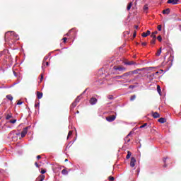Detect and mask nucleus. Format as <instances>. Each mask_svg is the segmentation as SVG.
<instances>
[{"label": "nucleus", "mask_w": 181, "mask_h": 181, "mask_svg": "<svg viewBox=\"0 0 181 181\" xmlns=\"http://www.w3.org/2000/svg\"><path fill=\"white\" fill-rule=\"evenodd\" d=\"M158 35V31H155L151 33V37H153V39L151 41V45H155V43H156V35Z\"/></svg>", "instance_id": "nucleus-1"}, {"label": "nucleus", "mask_w": 181, "mask_h": 181, "mask_svg": "<svg viewBox=\"0 0 181 181\" xmlns=\"http://www.w3.org/2000/svg\"><path fill=\"white\" fill-rule=\"evenodd\" d=\"M114 70H118L119 71H125L127 69L122 66H115L113 67Z\"/></svg>", "instance_id": "nucleus-2"}, {"label": "nucleus", "mask_w": 181, "mask_h": 181, "mask_svg": "<svg viewBox=\"0 0 181 181\" xmlns=\"http://www.w3.org/2000/svg\"><path fill=\"white\" fill-rule=\"evenodd\" d=\"M116 118L117 117L115 115H110L106 117V121H107L108 122H112L115 121Z\"/></svg>", "instance_id": "nucleus-3"}, {"label": "nucleus", "mask_w": 181, "mask_h": 181, "mask_svg": "<svg viewBox=\"0 0 181 181\" xmlns=\"http://www.w3.org/2000/svg\"><path fill=\"white\" fill-rule=\"evenodd\" d=\"M136 163V159L135 158V157H132L131 158V161H130L131 168H134Z\"/></svg>", "instance_id": "nucleus-4"}, {"label": "nucleus", "mask_w": 181, "mask_h": 181, "mask_svg": "<svg viewBox=\"0 0 181 181\" xmlns=\"http://www.w3.org/2000/svg\"><path fill=\"white\" fill-rule=\"evenodd\" d=\"M29 127H25L21 132V138H25L26 136V134H28V129Z\"/></svg>", "instance_id": "nucleus-5"}, {"label": "nucleus", "mask_w": 181, "mask_h": 181, "mask_svg": "<svg viewBox=\"0 0 181 181\" xmlns=\"http://www.w3.org/2000/svg\"><path fill=\"white\" fill-rule=\"evenodd\" d=\"M167 4H172V5H177L179 0H168Z\"/></svg>", "instance_id": "nucleus-6"}, {"label": "nucleus", "mask_w": 181, "mask_h": 181, "mask_svg": "<svg viewBox=\"0 0 181 181\" xmlns=\"http://www.w3.org/2000/svg\"><path fill=\"white\" fill-rule=\"evenodd\" d=\"M97 98H91L90 100V104L91 105H95V104H97Z\"/></svg>", "instance_id": "nucleus-7"}, {"label": "nucleus", "mask_w": 181, "mask_h": 181, "mask_svg": "<svg viewBox=\"0 0 181 181\" xmlns=\"http://www.w3.org/2000/svg\"><path fill=\"white\" fill-rule=\"evenodd\" d=\"M11 36H13L14 39H16V40H19V35H18V34H16V33L11 31Z\"/></svg>", "instance_id": "nucleus-8"}, {"label": "nucleus", "mask_w": 181, "mask_h": 181, "mask_svg": "<svg viewBox=\"0 0 181 181\" xmlns=\"http://www.w3.org/2000/svg\"><path fill=\"white\" fill-rule=\"evenodd\" d=\"M132 73V76H134V74H138V73H139V71H142V69H137L136 70L134 71H130Z\"/></svg>", "instance_id": "nucleus-9"}, {"label": "nucleus", "mask_w": 181, "mask_h": 181, "mask_svg": "<svg viewBox=\"0 0 181 181\" xmlns=\"http://www.w3.org/2000/svg\"><path fill=\"white\" fill-rule=\"evenodd\" d=\"M131 76H132V74L131 71H129V72H126V73L122 74L123 78H124V77H131Z\"/></svg>", "instance_id": "nucleus-10"}, {"label": "nucleus", "mask_w": 181, "mask_h": 181, "mask_svg": "<svg viewBox=\"0 0 181 181\" xmlns=\"http://www.w3.org/2000/svg\"><path fill=\"white\" fill-rule=\"evenodd\" d=\"M149 35H151V31L147 30L146 33H142L141 36H142V37H146L149 36Z\"/></svg>", "instance_id": "nucleus-11"}, {"label": "nucleus", "mask_w": 181, "mask_h": 181, "mask_svg": "<svg viewBox=\"0 0 181 181\" xmlns=\"http://www.w3.org/2000/svg\"><path fill=\"white\" fill-rule=\"evenodd\" d=\"M76 31L74 30V29H71L69 31V33L66 34V36H70L71 35H76Z\"/></svg>", "instance_id": "nucleus-12"}, {"label": "nucleus", "mask_w": 181, "mask_h": 181, "mask_svg": "<svg viewBox=\"0 0 181 181\" xmlns=\"http://www.w3.org/2000/svg\"><path fill=\"white\" fill-rule=\"evenodd\" d=\"M42 97H43V93L37 91V98H38V100H40Z\"/></svg>", "instance_id": "nucleus-13"}, {"label": "nucleus", "mask_w": 181, "mask_h": 181, "mask_svg": "<svg viewBox=\"0 0 181 181\" xmlns=\"http://www.w3.org/2000/svg\"><path fill=\"white\" fill-rule=\"evenodd\" d=\"M170 13V8H166L165 10H163V15H169Z\"/></svg>", "instance_id": "nucleus-14"}, {"label": "nucleus", "mask_w": 181, "mask_h": 181, "mask_svg": "<svg viewBox=\"0 0 181 181\" xmlns=\"http://www.w3.org/2000/svg\"><path fill=\"white\" fill-rule=\"evenodd\" d=\"M45 176L43 175H40L36 180V181H44Z\"/></svg>", "instance_id": "nucleus-15"}, {"label": "nucleus", "mask_w": 181, "mask_h": 181, "mask_svg": "<svg viewBox=\"0 0 181 181\" xmlns=\"http://www.w3.org/2000/svg\"><path fill=\"white\" fill-rule=\"evenodd\" d=\"M152 117H153L154 118H159L160 117V115H159V113H158V112H152Z\"/></svg>", "instance_id": "nucleus-16"}, {"label": "nucleus", "mask_w": 181, "mask_h": 181, "mask_svg": "<svg viewBox=\"0 0 181 181\" xmlns=\"http://www.w3.org/2000/svg\"><path fill=\"white\" fill-rule=\"evenodd\" d=\"M160 53H162V47H160V49L157 51V52L156 53V56L157 57H159V56H160Z\"/></svg>", "instance_id": "nucleus-17"}, {"label": "nucleus", "mask_w": 181, "mask_h": 181, "mask_svg": "<svg viewBox=\"0 0 181 181\" xmlns=\"http://www.w3.org/2000/svg\"><path fill=\"white\" fill-rule=\"evenodd\" d=\"M125 64H127V66H132L133 64H135V62L134 61L127 62H125Z\"/></svg>", "instance_id": "nucleus-18"}, {"label": "nucleus", "mask_w": 181, "mask_h": 181, "mask_svg": "<svg viewBox=\"0 0 181 181\" xmlns=\"http://www.w3.org/2000/svg\"><path fill=\"white\" fill-rule=\"evenodd\" d=\"M158 122L160 124H165V122H166V119L163 117H161L158 119Z\"/></svg>", "instance_id": "nucleus-19"}, {"label": "nucleus", "mask_w": 181, "mask_h": 181, "mask_svg": "<svg viewBox=\"0 0 181 181\" xmlns=\"http://www.w3.org/2000/svg\"><path fill=\"white\" fill-rule=\"evenodd\" d=\"M131 135V133H129L124 139L125 142H130L131 139H129V136Z\"/></svg>", "instance_id": "nucleus-20"}, {"label": "nucleus", "mask_w": 181, "mask_h": 181, "mask_svg": "<svg viewBox=\"0 0 181 181\" xmlns=\"http://www.w3.org/2000/svg\"><path fill=\"white\" fill-rule=\"evenodd\" d=\"M132 155V153L131 151H128L127 155L126 156V159H129V158H131Z\"/></svg>", "instance_id": "nucleus-21"}, {"label": "nucleus", "mask_w": 181, "mask_h": 181, "mask_svg": "<svg viewBox=\"0 0 181 181\" xmlns=\"http://www.w3.org/2000/svg\"><path fill=\"white\" fill-rule=\"evenodd\" d=\"M6 98H7V100H9L10 101H12L13 100V97L12 96V95H7Z\"/></svg>", "instance_id": "nucleus-22"}, {"label": "nucleus", "mask_w": 181, "mask_h": 181, "mask_svg": "<svg viewBox=\"0 0 181 181\" xmlns=\"http://www.w3.org/2000/svg\"><path fill=\"white\" fill-rule=\"evenodd\" d=\"M62 175H69V171H67V170H66V169H63L62 170Z\"/></svg>", "instance_id": "nucleus-23"}, {"label": "nucleus", "mask_w": 181, "mask_h": 181, "mask_svg": "<svg viewBox=\"0 0 181 181\" xmlns=\"http://www.w3.org/2000/svg\"><path fill=\"white\" fill-rule=\"evenodd\" d=\"M131 8H132V3H129L128 5H127V11H129L131 9Z\"/></svg>", "instance_id": "nucleus-24"}, {"label": "nucleus", "mask_w": 181, "mask_h": 181, "mask_svg": "<svg viewBox=\"0 0 181 181\" xmlns=\"http://www.w3.org/2000/svg\"><path fill=\"white\" fill-rule=\"evenodd\" d=\"M135 98H136V95H133L130 97V101H134L135 100Z\"/></svg>", "instance_id": "nucleus-25"}, {"label": "nucleus", "mask_w": 181, "mask_h": 181, "mask_svg": "<svg viewBox=\"0 0 181 181\" xmlns=\"http://www.w3.org/2000/svg\"><path fill=\"white\" fill-rule=\"evenodd\" d=\"M146 127H148V123H144V124H142L141 126H140L139 128H140V129L146 128Z\"/></svg>", "instance_id": "nucleus-26"}, {"label": "nucleus", "mask_w": 181, "mask_h": 181, "mask_svg": "<svg viewBox=\"0 0 181 181\" xmlns=\"http://www.w3.org/2000/svg\"><path fill=\"white\" fill-rule=\"evenodd\" d=\"M115 78L117 80H119V79H121V78H124V76H122V75H121V76H116Z\"/></svg>", "instance_id": "nucleus-27"}, {"label": "nucleus", "mask_w": 181, "mask_h": 181, "mask_svg": "<svg viewBox=\"0 0 181 181\" xmlns=\"http://www.w3.org/2000/svg\"><path fill=\"white\" fill-rule=\"evenodd\" d=\"M71 135H73V132L69 131V133H68L67 139H69V138H70V136H71Z\"/></svg>", "instance_id": "nucleus-28"}, {"label": "nucleus", "mask_w": 181, "mask_h": 181, "mask_svg": "<svg viewBox=\"0 0 181 181\" xmlns=\"http://www.w3.org/2000/svg\"><path fill=\"white\" fill-rule=\"evenodd\" d=\"M157 91L158 94H160L161 90H160V86L159 85L157 86Z\"/></svg>", "instance_id": "nucleus-29"}, {"label": "nucleus", "mask_w": 181, "mask_h": 181, "mask_svg": "<svg viewBox=\"0 0 181 181\" xmlns=\"http://www.w3.org/2000/svg\"><path fill=\"white\" fill-rule=\"evenodd\" d=\"M107 98H108L109 100H114V96H113L112 95H109L107 96Z\"/></svg>", "instance_id": "nucleus-30"}, {"label": "nucleus", "mask_w": 181, "mask_h": 181, "mask_svg": "<svg viewBox=\"0 0 181 181\" xmlns=\"http://www.w3.org/2000/svg\"><path fill=\"white\" fill-rule=\"evenodd\" d=\"M157 29L159 30V32H160V30H162V25H158Z\"/></svg>", "instance_id": "nucleus-31"}, {"label": "nucleus", "mask_w": 181, "mask_h": 181, "mask_svg": "<svg viewBox=\"0 0 181 181\" xmlns=\"http://www.w3.org/2000/svg\"><path fill=\"white\" fill-rule=\"evenodd\" d=\"M22 104H23V102H22L21 100L17 101V105H22Z\"/></svg>", "instance_id": "nucleus-32"}, {"label": "nucleus", "mask_w": 181, "mask_h": 181, "mask_svg": "<svg viewBox=\"0 0 181 181\" xmlns=\"http://www.w3.org/2000/svg\"><path fill=\"white\" fill-rule=\"evenodd\" d=\"M157 39H158V42H162V36L158 35V36L157 37Z\"/></svg>", "instance_id": "nucleus-33"}, {"label": "nucleus", "mask_w": 181, "mask_h": 181, "mask_svg": "<svg viewBox=\"0 0 181 181\" xmlns=\"http://www.w3.org/2000/svg\"><path fill=\"white\" fill-rule=\"evenodd\" d=\"M77 106V103H76V102H74L72 104H71V107H73V108H74V107H76Z\"/></svg>", "instance_id": "nucleus-34"}, {"label": "nucleus", "mask_w": 181, "mask_h": 181, "mask_svg": "<svg viewBox=\"0 0 181 181\" xmlns=\"http://www.w3.org/2000/svg\"><path fill=\"white\" fill-rule=\"evenodd\" d=\"M10 118H12V115H7L6 117V119H10Z\"/></svg>", "instance_id": "nucleus-35"}, {"label": "nucleus", "mask_w": 181, "mask_h": 181, "mask_svg": "<svg viewBox=\"0 0 181 181\" xmlns=\"http://www.w3.org/2000/svg\"><path fill=\"white\" fill-rule=\"evenodd\" d=\"M109 180L110 181H114V180H115V178L114 177L110 176L109 177Z\"/></svg>", "instance_id": "nucleus-36"}, {"label": "nucleus", "mask_w": 181, "mask_h": 181, "mask_svg": "<svg viewBox=\"0 0 181 181\" xmlns=\"http://www.w3.org/2000/svg\"><path fill=\"white\" fill-rule=\"evenodd\" d=\"M144 11H148V4L144 5Z\"/></svg>", "instance_id": "nucleus-37"}, {"label": "nucleus", "mask_w": 181, "mask_h": 181, "mask_svg": "<svg viewBox=\"0 0 181 181\" xmlns=\"http://www.w3.org/2000/svg\"><path fill=\"white\" fill-rule=\"evenodd\" d=\"M11 124H16V119L10 120Z\"/></svg>", "instance_id": "nucleus-38"}, {"label": "nucleus", "mask_w": 181, "mask_h": 181, "mask_svg": "<svg viewBox=\"0 0 181 181\" xmlns=\"http://www.w3.org/2000/svg\"><path fill=\"white\" fill-rule=\"evenodd\" d=\"M41 173H42V175H45V173H46V170H44V169H42L41 170Z\"/></svg>", "instance_id": "nucleus-39"}, {"label": "nucleus", "mask_w": 181, "mask_h": 181, "mask_svg": "<svg viewBox=\"0 0 181 181\" xmlns=\"http://www.w3.org/2000/svg\"><path fill=\"white\" fill-rule=\"evenodd\" d=\"M40 83H42V81H43V74H41L40 75Z\"/></svg>", "instance_id": "nucleus-40"}, {"label": "nucleus", "mask_w": 181, "mask_h": 181, "mask_svg": "<svg viewBox=\"0 0 181 181\" xmlns=\"http://www.w3.org/2000/svg\"><path fill=\"white\" fill-rule=\"evenodd\" d=\"M62 40H64V43H66L67 42V37H64Z\"/></svg>", "instance_id": "nucleus-41"}, {"label": "nucleus", "mask_w": 181, "mask_h": 181, "mask_svg": "<svg viewBox=\"0 0 181 181\" xmlns=\"http://www.w3.org/2000/svg\"><path fill=\"white\" fill-rule=\"evenodd\" d=\"M133 37H136V31H134L133 34Z\"/></svg>", "instance_id": "nucleus-42"}, {"label": "nucleus", "mask_w": 181, "mask_h": 181, "mask_svg": "<svg viewBox=\"0 0 181 181\" xmlns=\"http://www.w3.org/2000/svg\"><path fill=\"white\" fill-rule=\"evenodd\" d=\"M129 88H135V86L130 85V86H129Z\"/></svg>", "instance_id": "nucleus-43"}, {"label": "nucleus", "mask_w": 181, "mask_h": 181, "mask_svg": "<svg viewBox=\"0 0 181 181\" xmlns=\"http://www.w3.org/2000/svg\"><path fill=\"white\" fill-rule=\"evenodd\" d=\"M146 45H147L146 42H142V43H141V45H142V46H146Z\"/></svg>", "instance_id": "nucleus-44"}, {"label": "nucleus", "mask_w": 181, "mask_h": 181, "mask_svg": "<svg viewBox=\"0 0 181 181\" xmlns=\"http://www.w3.org/2000/svg\"><path fill=\"white\" fill-rule=\"evenodd\" d=\"M39 104H40V103H35V108L37 107H39Z\"/></svg>", "instance_id": "nucleus-45"}, {"label": "nucleus", "mask_w": 181, "mask_h": 181, "mask_svg": "<svg viewBox=\"0 0 181 181\" xmlns=\"http://www.w3.org/2000/svg\"><path fill=\"white\" fill-rule=\"evenodd\" d=\"M35 166H36L37 168H39V164H37V162H35Z\"/></svg>", "instance_id": "nucleus-46"}, {"label": "nucleus", "mask_w": 181, "mask_h": 181, "mask_svg": "<svg viewBox=\"0 0 181 181\" xmlns=\"http://www.w3.org/2000/svg\"><path fill=\"white\" fill-rule=\"evenodd\" d=\"M37 159H38V160H39V159H42V156H37Z\"/></svg>", "instance_id": "nucleus-47"}, {"label": "nucleus", "mask_w": 181, "mask_h": 181, "mask_svg": "<svg viewBox=\"0 0 181 181\" xmlns=\"http://www.w3.org/2000/svg\"><path fill=\"white\" fill-rule=\"evenodd\" d=\"M166 159H168V158H163V162H164V163H166Z\"/></svg>", "instance_id": "nucleus-48"}, {"label": "nucleus", "mask_w": 181, "mask_h": 181, "mask_svg": "<svg viewBox=\"0 0 181 181\" xmlns=\"http://www.w3.org/2000/svg\"><path fill=\"white\" fill-rule=\"evenodd\" d=\"M78 97L75 100V103H78Z\"/></svg>", "instance_id": "nucleus-49"}, {"label": "nucleus", "mask_w": 181, "mask_h": 181, "mask_svg": "<svg viewBox=\"0 0 181 181\" xmlns=\"http://www.w3.org/2000/svg\"><path fill=\"white\" fill-rule=\"evenodd\" d=\"M168 165H166V163H165V164L163 165V168H167Z\"/></svg>", "instance_id": "nucleus-50"}, {"label": "nucleus", "mask_w": 181, "mask_h": 181, "mask_svg": "<svg viewBox=\"0 0 181 181\" xmlns=\"http://www.w3.org/2000/svg\"><path fill=\"white\" fill-rule=\"evenodd\" d=\"M151 77H154L155 76V74H152L151 75H150Z\"/></svg>", "instance_id": "nucleus-51"}, {"label": "nucleus", "mask_w": 181, "mask_h": 181, "mask_svg": "<svg viewBox=\"0 0 181 181\" xmlns=\"http://www.w3.org/2000/svg\"><path fill=\"white\" fill-rule=\"evenodd\" d=\"M134 28H135V29H138L139 26L138 25H135Z\"/></svg>", "instance_id": "nucleus-52"}, {"label": "nucleus", "mask_w": 181, "mask_h": 181, "mask_svg": "<svg viewBox=\"0 0 181 181\" xmlns=\"http://www.w3.org/2000/svg\"><path fill=\"white\" fill-rule=\"evenodd\" d=\"M154 74H159V72L158 71H156V73H154Z\"/></svg>", "instance_id": "nucleus-53"}, {"label": "nucleus", "mask_w": 181, "mask_h": 181, "mask_svg": "<svg viewBox=\"0 0 181 181\" xmlns=\"http://www.w3.org/2000/svg\"><path fill=\"white\" fill-rule=\"evenodd\" d=\"M45 64H46V66H49V63L47 62H45Z\"/></svg>", "instance_id": "nucleus-54"}, {"label": "nucleus", "mask_w": 181, "mask_h": 181, "mask_svg": "<svg viewBox=\"0 0 181 181\" xmlns=\"http://www.w3.org/2000/svg\"><path fill=\"white\" fill-rule=\"evenodd\" d=\"M68 160H69L68 159H65L64 162H68Z\"/></svg>", "instance_id": "nucleus-55"}, {"label": "nucleus", "mask_w": 181, "mask_h": 181, "mask_svg": "<svg viewBox=\"0 0 181 181\" xmlns=\"http://www.w3.org/2000/svg\"><path fill=\"white\" fill-rule=\"evenodd\" d=\"M170 57H173V56H172V54H170Z\"/></svg>", "instance_id": "nucleus-56"}, {"label": "nucleus", "mask_w": 181, "mask_h": 181, "mask_svg": "<svg viewBox=\"0 0 181 181\" xmlns=\"http://www.w3.org/2000/svg\"><path fill=\"white\" fill-rule=\"evenodd\" d=\"M156 34H153V36H156Z\"/></svg>", "instance_id": "nucleus-57"}, {"label": "nucleus", "mask_w": 181, "mask_h": 181, "mask_svg": "<svg viewBox=\"0 0 181 181\" xmlns=\"http://www.w3.org/2000/svg\"><path fill=\"white\" fill-rule=\"evenodd\" d=\"M136 45H139V43L136 42Z\"/></svg>", "instance_id": "nucleus-58"}, {"label": "nucleus", "mask_w": 181, "mask_h": 181, "mask_svg": "<svg viewBox=\"0 0 181 181\" xmlns=\"http://www.w3.org/2000/svg\"><path fill=\"white\" fill-rule=\"evenodd\" d=\"M14 74H16V72L13 71Z\"/></svg>", "instance_id": "nucleus-59"}, {"label": "nucleus", "mask_w": 181, "mask_h": 181, "mask_svg": "<svg viewBox=\"0 0 181 181\" xmlns=\"http://www.w3.org/2000/svg\"><path fill=\"white\" fill-rule=\"evenodd\" d=\"M77 113L78 114V111H77Z\"/></svg>", "instance_id": "nucleus-60"}, {"label": "nucleus", "mask_w": 181, "mask_h": 181, "mask_svg": "<svg viewBox=\"0 0 181 181\" xmlns=\"http://www.w3.org/2000/svg\"><path fill=\"white\" fill-rule=\"evenodd\" d=\"M0 119H1V117H0Z\"/></svg>", "instance_id": "nucleus-61"}]
</instances>
